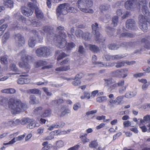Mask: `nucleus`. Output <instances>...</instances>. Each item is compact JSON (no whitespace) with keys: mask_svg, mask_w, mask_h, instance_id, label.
<instances>
[{"mask_svg":"<svg viewBox=\"0 0 150 150\" xmlns=\"http://www.w3.org/2000/svg\"><path fill=\"white\" fill-rule=\"evenodd\" d=\"M147 0H128L125 3V7L127 10H130L135 4L139 7L142 6V11L145 16L140 15L139 17V28L144 32H146L148 26L150 25V21L148 18L150 16V13L147 7Z\"/></svg>","mask_w":150,"mask_h":150,"instance_id":"nucleus-1","label":"nucleus"},{"mask_svg":"<svg viewBox=\"0 0 150 150\" xmlns=\"http://www.w3.org/2000/svg\"><path fill=\"white\" fill-rule=\"evenodd\" d=\"M59 32V35H55L54 38V41L56 44V45L59 47L62 48L66 45L67 50H70L75 46V45L73 42H69L67 44V42L65 39L67 36L65 33L63 32L64 30V28L59 26L57 28Z\"/></svg>","mask_w":150,"mask_h":150,"instance_id":"nucleus-2","label":"nucleus"},{"mask_svg":"<svg viewBox=\"0 0 150 150\" xmlns=\"http://www.w3.org/2000/svg\"><path fill=\"white\" fill-rule=\"evenodd\" d=\"M8 105L11 113L14 114L24 111L27 108L25 103L22 102L19 99L13 98L9 99Z\"/></svg>","mask_w":150,"mask_h":150,"instance_id":"nucleus-3","label":"nucleus"},{"mask_svg":"<svg viewBox=\"0 0 150 150\" xmlns=\"http://www.w3.org/2000/svg\"><path fill=\"white\" fill-rule=\"evenodd\" d=\"M78 11L77 9L70 6L68 3H65L60 4L57 9V15L59 17L61 15H65L68 12L76 13Z\"/></svg>","mask_w":150,"mask_h":150,"instance_id":"nucleus-4","label":"nucleus"},{"mask_svg":"<svg viewBox=\"0 0 150 150\" xmlns=\"http://www.w3.org/2000/svg\"><path fill=\"white\" fill-rule=\"evenodd\" d=\"M77 6L82 12L85 13H92L93 12L92 9L83 8L82 7L90 8L93 5L91 0H79L76 3Z\"/></svg>","mask_w":150,"mask_h":150,"instance_id":"nucleus-5","label":"nucleus"},{"mask_svg":"<svg viewBox=\"0 0 150 150\" xmlns=\"http://www.w3.org/2000/svg\"><path fill=\"white\" fill-rule=\"evenodd\" d=\"M25 51L23 50L21 53V59L22 62H20L19 63V67L22 68H23L27 72L29 71L30 66L28 64L30 60L31 59L32 57L26 54Z\"/></svg>","mask_w":150,"mask_h":150,"instance_id":"nucleus-6","label":"nucleus"},{"mask_svg":"<svg viewBox=\"0 0 150 150\" xmlns=\"http://www.w3.org/2000/svg\"><path fill=\"white\" fill-rule=\"evenodd\" d=\"M92 33L95 35L96 40L97 43L103 42L105 40V39L102 38V37H100V34L99 32V28L98 27V24L96 23L95 25L93 24L92 25Z\"/></svg>","mask_w":150,"mask_h":150,"instance_id":"nucleus-7","label":"nucleus"},{"mask_svg":"<svg viewBox=\"0 0 150 150\" xmlns=\"http://www.w3.org/2000/svg\"><path fill=\"white\" fill-rule=\"evenodd\" d=\"M36 52L38 57H47L51 54V50L49 47H43L38 49Z\"/></svg>","mask_w":150,"mask_h":150,"instance_id":"nucleus-8","label":"nucleus"},{"mask_svg":"<svg viewBox=\"0 0 150 150\" xmlns=\"http://www.w3.org/2000/svg\"><path fill=\"white\" fill-rule=\"evenodd\" d=\"M31 33L34 35V38H35V39H34L33 37L30 38L28 41V45L29 46L31 47H34L35 46V41L36 40L37 38L39 39V42H41L42 40V38H40L39 36L38 35V33L36 30H32L31 31Z\"/></svg>","mask_w":150,"mask_h":150,"instance_id":"nucleus-9","label":"nucleus"},{"mask_svg":"<svg viewBox=\"0 0 150 150\" xmlns=\"http://www.w3.org/2000/svg\"><path fill=\"white\" fill-rule=\"evenodd\" d=\"M21 122L23 125L28 124L27 127L30 129H33L38 126L36 125L34 120L29 118H24L22 119L21 120Z\"/></svg>","mask_w":150,"mask_h":150,"instance_id":"nucleus-10","label":"nucleus"},{"mask_svg":"<svg viewBox=\"0 0 150 150\" xmlns=\"http://www.w3.org/2000/svg\"><path fill=\"white\" fill-rule=\"evenodd\" d=\"M75 35L77 37H81L85 40H89L91 36L90 33H83V31L80 29L77 30L75 31Z\"/></svg>","mask_w":150,"mask_h":150,"instance_id":"nucleus-11","label":"nucleus"},{"mask_svg":"<svg viewBox=\"0 0 150 150\" xmlns=\"http://www.w3.org/2000/svg\"><path fill=\"white\" fill-rule=\"evenodd\" d=\"M124 97V96H118L116 98L115 100L112 99H110L109 101L108 105L110 106H111L114 104L118 105L122 104L123 102Z\"/></svg>","mask_w":150,"mask_h":150,"instance_id":"nucleus-12","label":"nucleus"},{"mask_svg":"<svg viewBox=\"0 0 150 150\" xmlns=\"http://www.w3.org/2000/svg\"><path fill=\"white\" fill-rule=\"evenodd\" d=\"M104 80L106 82V83L107 85L109 86L111 90H112L118 86L117 83H115V81H113L112 78L108 79H105Z\"/></svg>","mask_w":150,"mask_h":150,"instance_id":"nucleus-13","label":"nucleus"},{"mask_svg":"<svg viewBox=\"0 0 150 150\" xmlns=\"http://www.w3.org/2000/svg\"><path fill=\"white\" fill-rule=\"evenodd\" d=\"M21 9L22 14L26 16H30L33 13V11L31 9L28 8L25 6H22Z\"/></svg>","mask_w":150,"mask_h":150,"instance_id":"nucleus-14","label":"nucleus"},{"mask_svg":"<svg viewBox=\"0 0 150 150\" xmlns=\"http://www.w3.org/2000/svg\"><path fill=\"white\" fill-rule=\"evenodd\" d=\"M28 76V75L27 74L21 75V78H19L17 81V83L21 84L28 83L29 82V80L26 77Z\"/></svg>","mask_w":150,"mask_h":150,"instance_id":"nucleus-15","label":"nucleus"},{"mask_svg":"<svg viewBox=\"0 0 150 150\" xmlns=\"http://www.w3.org/2000/svg\"><path fill=\"white\" fill-rule=\"evenodd\" d=\"M52 114V110L50 108L44 109L41 113L40 116L42 118L49 117Z\"/></svg>","mask_w":150,"mask_h":150,"instance_id":"nucleus-16","label":"nucleus"},{"mask_svg":"<svg viewBox=\"0 0 150 150\" xmlns=\"http://www.w3.org/2000/svg\"><path fill=\"white\" fill-rule=\"evenodd\" d=\"M135 22L132 19L127 20L126 23V28L128 29H132L135 25Z\"/></svg>","mask_w":150,"mask_h":150,"instance_id":"nucleus-17","label":"nucleus"},{"mask_svg":"<svg viewBox=\"0 0 150 150\" xmlns=\"http://www.w3.org/2000/svg\"><path fill=\"white\" fill-rule=\"evenodd\" d=\"M104 57L107 61L119 59L123 58V57L120 56L118 55L110 56L108 54H106L105 55Z\"/></svg>","mask_w":150,"mask_h":150,"instance_id":"nucleus-18","label":"nucleus"},{"mask_svg":"<svg viewBox=\"0 0 150 150\" xmlns=\"http://www.w3.org/2000/svg\"><path fill=\"white\" fill-rule=\"evenodd\" d=\"M52 29H51V27L50 26H47L43 27L42 31L41 32V33L42 34H45V33H47V36H49L50 37V35H51V32H52Z\"/></svg>","mask_w":150,"mask_h":150,"instance_id":"nucleus-19","label":"nucleus"},{"mask_svg":"<svg viewBox=\"0 0 150 150\" xmlns=\"http://www.w3.org/2000/svg\"><path fill=\"white\" fill-rule=\"evenodd\" d=\"M35 11L36 17L38 19L41 20L43 18L44 14L42 11L40 10L38 8H36Z\"/></svg>","mask_w":150,"mask_h":150,"instance_id":"nucleus-20","label":"nucleus"},{"mask_svg":"<svg viewBox=\"0 0 150 150\" xmlns=\"http://www.w3.org/2000/svg\"><path fill=\"white\" fill-rule=\"evenodd\" d=\"M15 39L17 38L18 39L19 45V46H22L25 43V41L24 40V38L22 35L19 34H18L15 35Z\"/></svg>","mask_w":150,"mask_h":150,"instance_id":"nucleus-21","label":"nucleus"},{"mask_svg":"<svg viewBox=\"0 0 150 150\" xmlns=\"http://www.w3.org/2000/svg\"><path fill=\"white\" fill-rule=\"evenodd\" d=\"M128 70L127 69H124L120 70H117L116 71L112 72V74H113V76L114 77H117L118 76V74L120 73H122L125 72H127Z\"/></svg>","mask_w":150,"mask_h":150,"instance_id":"nucleus-22","label":"nucleus"},{"mask_svg":"<svg viewBox=\"0 0 150 150\" xmlns=\"http://www.w3.org/2000/svg\"><path fill=\"white\" fill-rule=\"evenodd\" d=\"M70 69V66L69 65H67L57 68L55 69V70L56 71L59 72L66 71L69 70Z\"/></svg>","mask_w":150,"mask_h":150,"instance_id":"nucleus-23","label":"nucleus"},{"mask_svg":"<svg viewBox=\"0 0 150 150\" xmlns=\"http://www.w3.org/2000/svg\"><path fill=\"white\" fill-rule=\"evenodd\" d=\"M61 124H53L50 126L47 129L48 130L51 131L54 128H60L62 127L64 125V123L63 122H61Z\"/></svg>","mask_w":150,"mask_h":150,"instance_id":"nucleus-24","label":"nucleus"},{"mask_svg":"<svg viewBox=\"0 0 150 150\" xmlns=\"http://www.w3.org/2000/svg\"><path fill=\"white\" fill-rule=\"evenodd\" d=\"M47 63V62L46 61L40 60L35 62V65L36 67H38L46 65Z\"/></svg>","mask_w":150,"mask_h":150,"instance_id":"nucleus-25","label":"nucleus"},{"mask_svg":"<svg viewBox=\"0 0 150 150\" xmlns=\"http://www.w3.org/2000/svg\"><path fill=\"white\" fill-rule=\"evenodd\" d=\"M4 4L7 7L11 8L13 7V2L12 0H3Z\"/></svg>","mask_w":150,"mask_h":150,"instance_id":"nucleus-26","label":"nucleus"},{"mask_svg":"<svg viewBox=\"0 0 150 150\" xmlns=\"http://www.w3.org/2000/svg\"><path fill=\"white\" fill-rule=\"evenodd\" d=\"M27 92L29 94H40L41 93V91L39 89L36 88L29 89L27 90Z\"/></svg>","mask_w":150,"mask_h":150,"instance_id":"nucleus-27","label":"nucleus"},{"mask_svg":"<svg viewBox=\"0 0 150 150\" xmlns=\"http://www.w3.org/2000/svg\"><path fill=\"white\" fill-rule=\"evenodd\" d=\"M89 49L94 52H97L100 50L99 48L95 45L89 44L88 45Z\"/></svg>","mask_w":150,"mask_h":150,"instance_id":"nucleus-28","label":"nucleus"},{"mask_svg":"<svg viewBox=\"0 0 150 150\" xmlns=\"http://www.w3.org/2000/svg\"><path fill=\"white\" fill-rule=\"evenodd\" d=\"M87 135V134H85L83 135L80 136L79 137L80 138L83 144L88 142L89 141V139H88L86 137Z\"/></svg>","mask_w":150,"mask_h":150,"instance_id":"nucleus-29","label":"nucleus"},{"mask_svg":"<svg viewBox=\"0 0 150 150\" xmlns=\"http://www.w3.org/2000/svg\"><path fill=\"white\" fill-rule=\"evenodd\" d=\"M134 35L133 34L128 33H122L120 37V38H132L133 37Z\"/></svg>","mask_w":150,"mask_h":150,"instance_id":"nucleus-30","label":"nucleus"},{"mask_svg":"<svg viewBox=\"0 0 150 150\" xmlns=\"http://www.w3.org/2000/svg\"><path fill=\"white\" fill-rule=\"evenodd\" d=\"M147 39L145 38L142 39L141 42L142 43H144L146 44V45H145V47L147 48V49H150V44L149 43L148 40H147L148 37L146 38Z\"/></svg>","mask_w":150,"mask_h":150,"instance_id":"nucleus-31","label":"nucleus"},{"mask_svg":"<svg viewBox=\"0 0 150 150\" xmlns=\"http://www.w3.org/2000/svg\"><path fill=\"white\" fill-rule=\"evenodd\" d=\"M7 99L4 97H0V105L5 106L7 105Z\"/></svg>","mask_w":150,"mask_h":150,"instance_id":"nucleus-32","label":"nucleus"},{"mask_svg":"<svg viewBox=\"0 0 150 150\" xmlns=\"http://www.w3.org/2000/svg\"><path fill=\"white\" fill-rule=\"evenodd\" d=\"M11 69L14 71L17 72L16 74H19L20 71L18 70V69L16 67V65L14 64H11L10 66Z\"/></svg>","mask_w":150,"mask_h":150,"instance_id":"nucleus-33","label":"nucleus"},{"mask_svg":"<svg viewBox=\"0 0 150 150\" xmlns=\"http://www.w3.org/2000/svg\"><path fill=\"white\" fill-rule=\"evenodd\" d=\"M8 27L7 24H4L0 27V36H1L4 33V31Z\"/></svg>","mask_w":150,"mask_h":150,"instance_id":"nucleus-34","label":"nucleus"},{"mask_svg":"<svg viewBox=\"0 0 150 150\" xmlns=\"http://www.w3.org/2000/svg\"><path fill=\"white\" fill-rule=\"evenodd\" d=\"M7 56L6 55L4 56L1 57V64H6L8 63Z\"/></svg>","mask_w":150,"mask_h":150,"instance_id":"nucleus-35","label":"nucleus"},{"mask_svg":"<svg viewBox=\"0 0 150 150\" xmlns=\"http://www.w3.org/2000/svg\"><path fill=\"white\" fill-rule=\"evenodd\" d=\"M118 16H115L112 18V24H113V27L116 26L118 22Z\"/></svg>","mask_w":150,"mask_h":150,"instance_id":"nucleus-36","label":"nucleus"},{"mask_svg":"<svg viewBox=\"0 0 150 150\" xmlns=\"http://www.w3.org/2000/svg\"><path fill=\"white\" fill-rule=\"evenodd\" d=\"M110 6L106 5H101L99 7L101 12L107 10L110 8Z\"/></svg>","mask_w":150,"mask_h":150,"instance_id":"nucleus-37","label":"nucleus"},{"mask_svg":"<svg viewBox=\"0 0 150 150\" xmlns=\"http://www.w3.org/2000/svg\"><path fill=\"white\" fill-rule=\"evenodd\" d=\"M48 142H44L42 145L43 146L42 148V150H47L50 148V146L48 144Z\"/></svg>","mask_w":150,"mask_h":150,"instance_id":"nucleus-38","label":"nucleus"},{"mask_svg":"<svg viewBox=\"0 0 150 150\" xmlns=\"http://www.w3.org/2000/svg\"><path fill=\"white\" fill-rule=\"evenodd\" d=\"M140 123L142 124L143 123L144 121H150V115H147L144 117L143 120L142 119H140Z\"/></svg>","mask_w":150,"mask_h":150,"instance_id":"nucleus-39","label":"nucleus"},{"mask_svg":"<svg viewBox=\"0 0 150 150\" xmlns=\"http://www.w3.org/2000/svg\"><path fill=\"white\" fill-rule=\"evenodd\" d=\"M30 103L32 104H34L36 103V99L35 96L33 95H31L30 97Z\"/></svg>","mask_w":150,"mask_h":150,"instance_id":"nucleus-40","label":"nucleus"},{"mask_svg":"<svg viewBox=\"0 0 150 150\" xmlns=\"http://www.w3.org/2000/svg\"><path fill=\"white\" fill-rule=\"evenodd\" d=\"M52 102L54 103L59 105L64 103V100L62 99H59L58 100H53Z\"/></svg>","mask_w":150,"mask_h":150,"instance_id":"nucleus-41","label":"nucleus"},{"mask_svg":"<svg viewBox=\"0 0 150 150\" xmlns=\"http://www.w3.org/2000/svg\"><path fill=\"white\" fill-rule=\"evenodd\" d=\"M98 146V144L96 141H92L89 145V146L91 148H96Z\"/></svg>","mask_w":150,"mask_h":150,"instance_id":"nucleus-42","label":"nucleus"},{"mask_svg":"<svg viewBox=\"0 0 150 150\" xmlns=\"http://www.w3.org/2000/svg\"><path fill=\"white\" fill-rule=\"evenodd\" d=\"M10 34L9 32H7L4 35L3 37V40H4L3 42H5L6 41V40L8 39L9 37Z\"/></svg>","mask_w":150,"mask_h":150,"instance_id":"nucleus-43","label":"nucleus"},{"mask_svg":"<svg viewBox=\"0 0 150 150\" xmlns=\"http://www.w3.org/2000/svg\"><path fill=\"white\" fill-rule=\"evenodd\" d=\"M56 146L58 148H60L63 146L64 145V143L62 140H59L56 142Z\"/></svg>","mask_w":150,"mask_h":150,"instance_id":"nucleus-44","label":"nucleus"},{"mask_svg":"<svg viewBox=\"0 0 150 150\" xmlns=\"http://www.w3.org/2000/svg\"><path fill=\"white\" fill-rule=\"evenodd\" d=\"M115 67L117 68H119L124 66L125 64V61L120 62L116 63Z\"/></svg>","mask_w":150,"mask_h":150,"instance_id":"nucleus-45","label":"nucleus"},{"mask_svg":"<svg viewBox=\"0 0 150 150\" xmlns=\"http://www.w3.org/2000/svg\"><path fill=\"white\" fill-rule=\"evenodd\" d=\"M117 45L114 44H110L108 45L109 49L111 50H117L118 47H117Z\"/></svg>","mask_w":150,"mask_h":150,"instance_id":"nucleus-46","label":"nucleus"},{"mask_svg":"<svg viewBox=\"0 0 150 150\" xmlns=\"http://www.w3.org/2000/svg\"><path fill=\"white\" fill-rule=\"evenodd\" d=\"M84 96H81V98L82 99H84L85 98L89 99L90 98V94L87 92H84Z\"/></svg>","mask_w":150,"mask_h":150,"instance_id":"nucleus-47","label":"nucleus"},{"mask_svg":"<svg viewBox=\"0 0 150 150\" xmlns=\"http://www.w3.org/2000/svg\"><path fill=\"white\" fill-rule=\"evenodd\" d=\"M67 56V55L66 54H65V53H62L58 56L57 58V60L58 61H59L60 60L62 59L64 57Z\"/></svg>","mask_w":150,"mask_h":150,"instance_id":"nucleus-48","label":"nucleus"},{"mask_svg":"<svg viewBox=\"0 0 150 150\" xmlns=\"http://www.w3.org/2000/svg\"><path fill=\"white\" fill-rule=\"evenodd\" d=\"M43 108L40 106L36 108L34 110V113L35 114H38L39 113L40 111L42 110Z\"/></svg>","mask_w":150,"mask_h":150,"instance_id":"nucleus-49","label":"nucleus"},{"mask_svg":"<svg viewBox=\"0 0 150 150\" xmlns=\"http://www.w3.org/2000/svg\"><path fill=\"white\" fill-rule=\"evenodd\" d=\"M97 57L95 55H93L92 58V61L94 64H101V63L96 62L97 60Z\"/></svg>","mask_w":150,"mask_h":150,"instance_id":"nucleus-50","label":"nucleus"},{"mask_svg":"<svg viewBox=\"0 0 150 150\" xmlns=\"http://www.w3.org/2000/svg\"><path fill=\"white\" fill-rule=\"evenodd\" d=\"M105 100V97L104 96L98 97L96 98L97 101L99 103L103 102Z\"/></svg>","mask_w":150,"mask_h":150,"instance_id":"nucleus-51","label":"nucleus"},{"mask_svg":"<svg viewBox=\"0 0 150 150\" xmlns=\"http://www.w3.org/2000/svg\"><path fill=\"white\" fill-rule=\"evenodd\" d=\"M80 107L81 105L80 103H77L74 105L73 108L75 110H76Z\"/></svg>","mask_w":150,"mask_h":150,"instance_id":"nucleus-52","label":"nucleus"},{"mask_svg":"<svg viewBox=\"0 0 150 150\" xmlns=\"http://www.w3.org/2000/svg\"><path fill=\"white\" fill-rule=\"evenodd\" d=\"M74 31V28H72L70 30V32L71 34H69V33H68V36L70 38H73V36H74V35L73 34Z\"/></svg>","mask_w":150,"mask_h":150,"instance_id":"nucleus-53","label":"nucleus"},{"mask_svg":"<svg viewBox=\"0 0 150 150\" xmlns=\"http://www.w3.org/2000/svg\"><path fill=\"white\" fill-rule=\"evenodd\" d=\"M70 112V110L68 108L62 111L61 113V116H63L65 115L66 114Z\"/></svg>","mask_w":150,"mask_h":150,"instance_id":"nucleus-54","label":"nucleus"},{"mask_svg":"<svg viewBox=\"0 0 150 150\" xmlns=\"http://www.w3.org/2000/svg\"><path fill=\"white\" fill-rule=\"evenodd\" d=\"M81 82L79 80H76L72 82V84L75 86H79Z\"/></svg>","mask_w":150,"mask_h":150,"instance_id":"nucleus-55","label":"nucleus"},{"mask_svg":"<svg viewBox=\"0 0 150 150\" xmlns=\"http://www.w3.org/2000/svg\"><path fill=\"white\" fill-rule=\"evenodd\" d=\"M15 138H13L11 141H9V142L7 143H4V145H6L8 144H13L14 143H15L16 142V141H15Z\"/></svg>","mask_w":150,"mask_h":150,"instance_id":"nucleus-56","label":"nucleus"},{"mask_svg":"<svg viewBox=\"0 0 150 150\" xmlns=\"http://www.w3.org/2000/svg\"><path fill=\"white\" fill-rule=\"evenodd\" d=\"M78 52L80 54H83V53L84 52V48L83 47V46L81 45H80L79 46Z\"/></svg>","mask_w":150,"mask_h":150,"instance_id":"nucleus-57","label":"nucleus"},{"mask_svg":"<svg viewBox=\"0 0 150 150\" xmlns=\"http://www.w3.org/2000/svg\"><path fill=\"white\" fill-rule=\"evenodd\" d=\"M79 147V145H76L73 147L68 149V150H78Z\"/></svg>","mask_w":150,"mask_h":150,"instance_id":"nucleus-58","label":"nucleus"},{"mask_svg":"<svg viewBox=\"0 0 150 150\" xmlns=\"http://www.w3.org/2000/svg\"><path fill=\"white\" fill-rule=\"evenodd\" d=\"M129 129L130 131L134 132L135 133H137L138 132V131L137 128L134 126L133 127H132L130 128Z\"/></svg>","mask_w":150,"mask_h":150,"instance_id":"nucleus-59","label":"nucleus"},{"mask_svg":"<svg viewBox=\"0 0 150 150\" xmlns=\"http://www.w3.org/2000/svg\"><path fill=\"white\" fill-rule=\"evenodd\" d=\"M123 125L124 127H127L131 125L130 122L129 121H124L123 123Z\"/></svg>","mask_w":150,"mask_h":150,"instance_id":"nucleus-60","label":"nucleus"},{"mask_svg":"<svg viewBox=\"0 0 150 150\" xmlns=\"http://www.w3.org/2000/svg\"><path fill=\"white\" fill-rule=\"evenodd\" d=\"M69 60L68 59H64L62 61L60 64V65H63L66 64H67V63L69 62Z\"/></svg>","mask_w":150,"mask_h":150,"instance_id":"nucleus-61","label":"nucleus"},{"mask_svg":"<svg viewBox=\"0 0 150 150\" xmlns=\"http://www.w3.org/2000/svg\"><path fill=\"white\" fill-rule=\"evenodd\" d=\"M28 6L30 7V9H33L35 7L34 4L30 2H29L28 3Z\"/></svg>","mask_w":150,"mask_h":150,"instance_id":"nucleus-62","label":"nucleus"},{"mask_svg":"<svg viewBox=\"0 0 150 150\" xmlns=\"http://www.w3.org/2000/svg\"><path fill=\"white\" fill-rule=\"evenodd\" d=\"M40 23H38L36 21L33 22H32V25L33 26L38 27L40 26Z\"/></svg>","mask_w":150,"mask_h":150,"instance_id":"nucleus-63","label":"nucleus"},{"mask_svg":"<svg viewBox=\"0 0 150 150\" xmlns=\"http://www.w3.org/2000/svg\"><path fill=\"white\" fill-rule=\"evenodd\" d=\"M25 134L21 135L18 136V137L16 138V141H20L23 139L25 137Z\"/></svg>","mask_w":150,"mask_h":150,"instance_id":"nucleus-64","label":"nucleus"}]
</instances>
